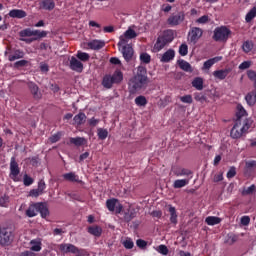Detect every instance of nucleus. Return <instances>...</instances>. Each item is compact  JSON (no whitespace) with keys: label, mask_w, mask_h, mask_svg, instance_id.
I'll list each match as a JSON object with an SVG mask.
<instances>
[{"label":"nucleus","mask_w":256,"mask_h":256,"mask_svg":"<svg viewBox=\"0 0 256 256\" xmlns=\"http://www.w3.org/2000/svg\"><path fill=\"white\" fill-rule=\"evenodd\" d=\"M241 225H244V227H247L249 223H251V218L249 216H242L240 220Z\"/></svg>","instance_id":"nucleus-59"},{"label":"nucleus","mask_w":256,"mask_h":256,"mask_svg":"<svg viewBox=\"0 0 256 256\" xmlns=\"http://www.w3.org/2000/svg\"><path fill=\"white\" fill-rule=\"evenodd\" d=\"M88 233L94 237H101L103 229L100 226H90L88 227Z\"/></svg>","instance_id":"nucleus-24"},{"label":"nucleus","mask_w":256,"mask_h":256,"mask_svg":"<svg viewBox=\"0 0 256 256\" xmlns=\"http://www.w3.org/2000/svg\"><path fill=\"white\" fill-rule=\"evenodd\" d=\"M30 245H31V247H30L31 251H36V252L41 251V241L31 240Z\"/></svg>","instance_id":"nucleus-38"},{"label":"nucleus","mask_w":256,"mask_h":256,"mask_svg":"<svg viewBox=\"0 0 256 256\" xmlns=\"http://www.w3.org/2000/svg\"><path fill=\"white\" fill-rule=\"evenodd\" d=\"M134 101L138 107H145V105H147V98H145V96H138Z\"/></svg>","instance_id":"nucleus-41"},{"label":"nucleus","mask_w":256,"mask_h":256,"mask_svg":"<svg viewBox=\"0 0 256 256\" xmlns=\"http://www.w3.org/2000/svg\"><path fill=\"white\" fill-rule=\"evenodd\" d=\"M175 59V50L169 49L167 50L161 57V63H169V61H173Z\"/></svg>","instance_id":"nucleus-19"},{"label":"nucleus","mask_w":256,"mask_h":256,"mask_svg":"<svg viewBox=\"0 0 256 256\" xmlns=\"http://www.w3.org/2000/svg\"><path fill=\"white\" fill-rule=\"evenodd\" d=\"M64 181H69L70 183H81L79 179V175L75 174V172H69L62 175Z\"/></svg>","instance_id":"nucleus-18"},{"label":"nucleus","mask_w":256,"mask_h":256,"mask_svg":"<svg viewBox=\"0 0 256 256\" xmlns=\"http://www.w3.org/2000/svg\"><path fill=\"white\" fill-rule=\"evenodd\" d=\"M172 173L175 177H187L186 179H193V171L188 168H184L181 166H174L172 167Z\"/></svg>","instance_id":"nucleus-11"},{"label":"nucleus","mask_w":256,"mask_h":256,"mask_svg":"<svg viewBox=\"0 0 256 256\" xmlns=\"http://www.w3.org/2000/svg\"><path fill=\"white\" fill-rule=\"evenodd\" d=\"M102 85L105 89H111L115 83L113 82V78L111 75H105L102 80Z\"/></svg>","instance_id":"nucleus-27"},{"label":"nucleus","mask_w":256,"mask_h":256,"mask_svg":"<svg viewBox=\"0 0 256 256\" xmlns=\"http://www.w3.org/2000/svg\"><path fill=\"white\" fill-rule=\"evenodd\" d=\"M97 135L101 141H105V139H107L109 135V132L107 131V129L98 128Z\"/></svg>","instance_id":"nucleus-40"},{"label":"nucleus","mask_w":256,"mask_h":256,"mask_svg":"<svg viewBox=\"0 0 256 256\" xmlns=\"http://www.w3.org/2000/svg\"><path fill=\"white\" fill-rule=\"evenodd\" d=\"M245 100L247 102V105H249L250 107H253V105H255L256 103V99L254 98L251 92L245 96Z\"/></svg>","instance_id":"nucleus-46"},{"label":"nucleus","mask_w":256,"mask_h":256,"mask_svg":"<svg viewBox=\"0 0 256 256\" xmlns=\"http://www.w3.org/2000/svg\"><path fill=\"white\" fill-rule=\"evenodd\" d=\"M38 213H40L42 219H47V217H49V207H47V203L36 202L30 204V206L26 210V216L30 218L37 217Z\"/></svg>","instance_id":"nucleus-3"},{"label":"nucleus","mask_w":256,"mask_h":256,"mask_svg":"<svg viewBox=\"0 0 256 256\" xmlns=\"http://www.w3.org/2000/svg\"><path fill=\"white\" fill-rule=\"evenodd\" d=\"M15 241V228L8 224L0 225V245L9 247Z\"/></svg>","instance_id":"nucleus-2"},{"label":"nucleus","mask_w":256,"mask_h":256,"mask_svg":"<svg viewBox=\"0 0 256 256\" xmlns=\"http://www.w3.org/2000/svg\"><path fill=\"white\" fill-rule=\"evenodd\" d=\"M227 75H229V69H221L213 72V77L219 79V81L227 79Z\"/></svg>","instance_id":"nucleus-20"},{"label":"nucleus","mask_w":256,"mask_h":256,"mask_svg":"<svg viewBox=\"0 0 256 256\" xmlns=\"http://www.w3.org/2000/svg\"><path fill=\"white\" fill-rule=\"evenodd\" d=\"M123 245H124L125 249H133V247H135V243L133 242V240L131 238H127L123 242Z\"/></svg>","instance_id":"nucleus-52"},{"label":"nucleus","mask_w":256,"mask_h":256,"mask_svg":"<svg viewBox=\"0 0 256 256\" xmlns=\"http://www.w3.org/2000/svg\"><path fill=\"white\" fill-rule=\"evenodd\" d=\"M117 199L112 198V199H108L106 201V207L108 209V211H115V207L117 205Z\"/></svg>","instance_id":"nucleus-39"},{"label":"nucleus","mask_w":256,"mask_h":256,"mask_svg":"<svg viewBox=\"0 0 256 256\" xmlns=\"http://www.w3.org/2000/svg\"><path fill=\"white\" fill-rule=\"evenodd\" d=\"M124 37L126 39H135V37H137V32H135L133 29H128L125 31Z\"/></svg>","instance_id":"nucleus-47"},{"label":"nucleus","mask_w":256,"mask_h":256,"mask_svg":"<svg viewBox=\"0 0 256 256\" xmlns=\"http://www.w3.org/2000/svg\"><path fill=\"white\" fill-rule=\"evenodd\" d=\"M77 59H79L80 61H83V63L89 61V59L91 58V56L89 55V53L87 52H81L78 51L76 54Z\"/></svg>","instance_id":"nucleus-36"},{"label":"nucleus","mask_w":256,"mask_h":256,"mask_svg":"<svg viewBox=\"0 0 256 256\" xmlns=\"http://www.w3.org/2000/svg\"><path fill=\"white\" fill-rule=\"evenodd\" d=\"M189 179H177L174 181L172 187L174 189H183V187H187V184L189 183Z\"/></svg>","instance_id":"nucleus-25"},{"label":"nucleus","mask_w":256,"mask_h":256,"mask_svg":"<svg viewBox=\"0 0 256 256\" xmlns=\"http://www.w3.org/2000/svg\"><path fill=\"white\" fill-rule=\"evenodd\" d=\"M247 77L252 81L254 89H256V72L254 70L247 71Z\"/></svg>","instance_id":"nucleus-44"},{"label":"nucleus","mask_w":256,"mask_h":256,"mask_svg":"<svg viewBox=\"0 0 256 256\" xmlns=\"http://www.w3.org/2000/svg\"><path fill=\"white\" fill-rule=\"evenodd\" d=\"M70 69L76 73H83V62L72 56L70 59Z\"/></svg>","instance_id":"nucleus-12"},{"label":"nucleus","mask_w":256,"mask_h":256,"mask_svg":"<svg viewBox=\"0 0 256 256\" xmlns=\"http://www.w3.org/2000/svg\"><path fill=\"white\" fill-rule=\"evenodd\" d=\"M35 183V179H33L29 174H24L23 176V185L25 187H31Z\"/></svg>","instance_id":"nucleus-37"},{"label":"nucleus","mask_w":256,"mask_h":256,"mask_svg":"<svg viewBox=\"0 0 256 256\" xmlns=\"http://www.w3.org/2000/svg\"><path fill=\"white\" fill-rule=\"evenodd\" d=\"M222 59H223L222 56H216L214 58H210L204 62L202 69H204V70L209 69L210 67L215 65V63H219V61H221Z\"/></svg>","instance_id":"nucleus-22"},{"label":"nucleus","mask_w":256,"mask_h":256,"mask_svg":"<svg viewBox=\"0 0 256 256\" xmlns=\"http://www.w3.org/2000/svg\"><path fill=\"white\" fill-rule=\"evenodd\" d=\"M250 127L251 124H249L247 119H245L243 122H241V120H236L233 128L230 131V136L232 139H241V137H243V133H247Z\"/></svg>","instance_id":"nucleus-4"},{"label":"nucleus","mask_w":256,"mask_h":256,"mask_svg":"<svg viewBox=\"0 0 256 256\" xmlns=\"http://www.w3.org/2000/svg\"><path fill=\"white\" fill-rule=\"evenodd\" d=\"M203 78L196 77L192 80V87L196 89L197 91H203Z\"/></svg>","instance_id":"nucleus-28"},{"label":"nucleus","mask_w":256,"mask_h":256,"mask_svg":"<svg viewBox=\"0 0 256 256\" xmlns=\"http://www.w3.org/2000/svg\"><path fill=\"white\" fill-rule=\"evenodd\" d=\"M237 175V169L235 166L230 167L229 171L226 174L227 179H233Z\"/></svg>","instance_id":"nucleus-53"},{"label":"nucleus","mask_w":256,"mask_h":256,"mask_svg":"<svg viewBox=\"0 0 256 256\" xmlns=\"http://www.w3.org/2000/svg\"><path fill=\"white\" fill-rule=\"evenodd\" d=\"M175 39V33H173V30H166L163 32L162 35H160L156 43L154 45L155 51H161L166 45H169Z\"/></svg>","instance_id":"nucleus-5"},{"label":"nucleus","mask_w":256,"mask_h":256,"mask_svg":"<svg viewBox=\"0 0 256 256\" xmlns=\"http://www.w3.org/2000/svg\"><path fill=\"white\" fill-rule=\"evenodd\" d=\"M28 89L33 97V99H36V101H39L43 95L41 94V91H39V86L35 84V82H29L28 83Z\"/></svg>","instance_id":"nucleus-13"},{"label":"nucleus","mask_w":256,"mask_h":256,"mask_svg":"<svg viewBox=\"0 0 256 256\" xmlns=\"http://www.w3.org/2000/svg\"><path fill=\"white\" fill-rule=\"evenodd\" d=\"M39 8L44 11H53L55 9V0H41Z\"/></svg>","instance_id":"nucleus-17"},{"label":"nucleus","mask_w":256,"mask_h":256,"mask_svg":"<svg viewBox=\"0 0 256 256\" xmlns=\"http://www.w3.org/2000/svg\"><path fill=\"white\" fill-rule=\"evenodd\" d=\"M59 251H61V253H72L75 256H89V252H87V250L79 249V248H77V246H75L71 243L60 244Z\"/></svg>","instance_id":"nucleus-7"},{"label":"nucleus","mask_w":256,"mask_h":256,"mask_svg":"<svg viewBox=\"0 0 256 256\" xmlns=\"http://www.w3.org/2000/svg\"><path fill=\"white\" fill-rule=\"evenodd\" d=\"M32 37H38V39H43V37H47V31L32 30Z\"/></svg>","instance_id":"nucleus-45"},{"label":"nucleus","mask_w":256,"mask_h":256,"mask_svg":"<svg viewBox=\"0 0 256 256\" xmlns=\"http://www.w3.org/2000/svg\"><path fill=\"white\" fill-rule=\"evenodd\" d=\"M178 65L182 71H186V73H193V68L191 67V64L185 60H179Z\"/></svg>","instance_id":"nucleus-26"},{"label":"nucleus","mask_w":256,"mask_h":256,"mask_svg":"<svg viewBox=\"0 0 256 256\" xmlns=\"http://www.w3.org/2000/svg\"><path fill=\"white\" fill-rule=\"evenodd\" d=\"M8 15L12 19H25V17H27V12L21 9H12L9 11Z\"/></svg>","instance_id":"nucleus-16"},{"label":"nucleus","mask_w":256,"mask_h":256,"mask_svg":"<svg viewBox=\"0 0 256 256\" xmlns=\"http://www.w3.org/2000/svg\"><path fill=\"white\" fill-rule=\"evenodd\" d=\"M203 37V30L200 27L193 26L190 27L188 31V41L192 43V45H197L199 39Z\"/></svg>","instance_id":"nucleus-8"},{"label":"nucleus","mask_w":256,"mask_h":256,"mask_svg":"<svg viewBox=\"0 0 256 256\" xmlns=\"http://www.w3.org/2000/svg\"><path fill=\"white\" fill-rule=\"evenodd\" d=\"M19 173H21V168H19V163H17L15 156H13L10 159V179H12V181L18 182Z\"/></svg>","instance_id":"nucleus-9"},{"label":"nucleus","mask_w":256,"mask_h":256,"mask_svg":"<svg viewBox=\"0 0 256 256\" xmlns=\"http://www.w3.org/2000/svg\"><path fill=\"white\" fill-rule=\"evenodd\" d=\"M242 193H243V195H253V193H256V186H255V184H252L250 187H248Z\"/></svg>","instance_id":"nucleus-54"},{"label":"nucleus","mask_w":256,"mask_h":256,"mask_svg":"<svg viewBox=\"0 0 256 256\" xmlns=\"http://www.w3.org/2000/svg\"><path fill=\"white\" fill-rule=\"evenodd\" d=\"M136 245L137 247H139L140 249H145V247H147V241L143 240V239H138L136 241Z\"/></svg>","instance_id":"nucleus-62"},{"label":"nucleus","mask_w":256,"mask_h":256,"mask_svg":"<svg viewBox=\"0 0 256 256\" xmlns=\"http://www.w3.org/2000/svg\"><path fill=\"white\" fill-rule=\"evenodd\" d=\"M127 45H129V44H127V38L125 36H120L119 42H118L119 50L121 51V49H123V47H125Z\"/></svg>","instance_id":"nucleus-55"},{"label":"nucleus","mask_w":256,"mask_h":256,"mask_svg":"<svg viewBox=\"0 0 256 256\" xmlns=\"http://www.w3.org/2000/svg\"><path fill=\"white\" fill-rule=\"evenodd\" d=\"M205 223L210 226L219 225V223H221V218L217 216H208L205 219Z\"/></svg>","instance_id":"nucleus-33"},{"label":"nucleus","mask_w":256,"mask_h":256,"mask_svg":"<svg viewBox=\"0 0 256 256\" xmlns=\"http://www.w3.org/2000/svg\"><path fill=\"white\" fill-rule=\"evenodd\" d=\"M195 23L198 25H207V23H209V16L203 15L202 17L196 19Z\"/></svg>","instance_id":"nucleus-50"},{"label":"nucleus","mask_w":256,"mask_h":256,"mask_svg":"<svg viewBox=\"0 0 256 256\" xmlns=\"http://www.w3.org/2000/svg\"><path fill=\"white\" fill-rule=\"evenodd\" d=\"M87 47L92 51H99L105 47V41L94 39L87 43Z\"/></svg>","instance_id":"nucleus-14"},{"label":"nucleus","mask_w":256,"mask_h":256,"mask_svg":"<svg viewBox=\"0 0 256 256\" xmlns=\"http://www.w3.org/2000/svg\"><path fill=\"white\" fill-rule=\"evenodd\" d=\"M180 101L182 103H188L189 105H191V103H193V96L191 95L181 96Z\"/></svg>","instance_id":"nucleus-56"},{"label":"nucleus","mask_w":256,"mask_h":256,"mask_svg":"<svg viewBox=\"0 0 256 256\" xmlns=\"http://www.w3.org/2000/svg\"><path fill=\"white\" fill-rule=\"evenodd\" d=\"M156 251L161 255H169V248H167L164 244L159 245Z\"/></svg>","instance_id":"nucleus-49"},{"label":"nucleus","mask_w":256,"mask_h":256,"mask_svg":"<svg viewBox=\"0 0 256 256\" xmlns=\"http://www.w3.org/2000/svg\"><path fill=\"white\" fill-rule=\"evenodd\" d=\"M121 53L125 59V61H127V63H129V61H131V59H133V47H131L130 45H126L123 46L122 48H120Z\"/></svg>","instance_id":"nucleus-15"},{"label":"nucleus","mask_w":256,"mask_h":256,"mask_svg":"<svg viewBox=\"0 0 256 256\" xmlns=\"http://www.w3.org/2000/svg\"><path fill=\"white\" fill-rule=\"evenodd\" d=\"M39 195H43V194H42V192H40V191L38 190V188H37V189H32V190H30V192H29V196H30V197H39Z\"/></svg>","instance_id":"nucleus-64"},{"label":"nucleus","mask_w":256,"mask_h":256,"mask_svg":"<svg viewBox=\"0 0 256 256\" xmlns=\"http://www.w3.org/2000/svg\"><path fill=\"white\" fill-rule=\"evenodd\" d=\"M187 53H189V46H187V44H181L179 47V54L182 57H185Z\"/></svg>","instance_id":"nucleus-48"},{"label":"nucleus","mask_w":256,"mask_h":256,"mask_svg":"<svg viewBox=\"0 0 256 256\" xmlns=\"http://www.w3.org/2000/svg\"><path fill=\"white\" fill-rule=\"evenodd\" d=\"M25 57V52L21 50H16L14 54L8 56V61H17V59H23Z\"/></svg>","instance_id":"nucleus-30"},{"label":"nucleus","mask_w":256,"mask_h":256,"mask_svg":"<svg viewBox=\"0 0 256 256\" xmlns=\"http://www.w3.org/2000/svg\"><path fill=\"white\" fill-rule=\"evenodd\" d=\"M73 121L75 125L80 127V125H84L85 121H87V115H85L83 112H80L74 116Z\"/></svg>","instance_id":"nucleus-21"},{"label":"nucleus","mask_w":256,"mask_h":256,"mask_svg":"<svg viewBox=\"0 0 256 256\" xmlns=\"http://www.w3.org/2000/svg\"><path fill=\"white\" fill-rule=\"evenodd\" d=\"M88 25H89V27H96V29H98V30H95L96 33H101V24H99L93 20H90Z\"/></svg>","instance_id":"nucleus-57"},{"label":"nucleus","mask_w":256,"mask_h":256,"mask_svg":"<svg viewBox=\"0 0 256 256\" xmlns=\"http://www.w3.org/2000/svg\"><path fill=\"white\" fill-rule=\"evenodd\" d=\"M149 85V77H147V68L139 66L136 75L129 82V91L135 95L141 89H147Z\"/></svg>","instance_id":"nucleus-1"},{"label":"nucleus","mask_w":256,"mask_h":256,"mask_svg":"<svg viewBox=\"0 0 256 256\" xmlns=\"http://www.w3.org/2000/svg\"><path fill=\"white\" fill-rule=\"evenodd\" d=\"M237 113H236V121H240V123H243L245 120H243V117H245V115H247V111L245 110V108H243L241 105L237 106Z\"/></svg>","instance_id":"nucleus-31"},{"label":"nucleus","mask_w":256,"mask_h":256,"mask_svg":"<svg viewBox=\"0 0 256 256\" xmlns=\"http://www.w3.org/2000/svg\"><path fill=\"white\" fill-rule=\"evenodd\" d=\"M37 189L39 190L40 193H42V194L44 193L45 189H47V185L45 184V180H40L38 182V188Z\"/></svg>","instance_id":"nucleus-58"},{"label":"nucleus","mask_w":256,"mask_h":256,"mask_svg":"<svg viewBox=\"0 0 256 256\" xmlns=\"http://www.w3.org/2000/svg\"><path fill=\"white\" fill-rule=\"evenodd\" d=\"M21 37H33V30L31 28H26L19 32Z\"/></svg>","instance_id":"nucleus-51"},{"label":"nucleus","mask_w":256,"mask_h":256,"mask_svg":"<svg viewBox=\"0 0 256 256\" xmlns=\"http://www.w3.org/2000/svg\"><path fill=\"white\" fill-rule=\"evenodd\" d=\"M249 67H251V61H244L239 65V69L242 71L249 69Z\"/></svg>","instance_id":"nucleus-60"},{"label":"nucleus","mask_w":256,"mask_h":256,"mask_svg":"<svg viewBox=\"0 0 256 256\" xmlns=\"http://www.w3.org/2000/svg\"><path fill=\"white\" fill-rule=\"evenodd\" d=\"M231 29L227 26H218L213 31L212 39L217 43H226L231 37Z\"/></svg>","instance_id":"nucleus-6"},{"label":"nucleus","mask_w":256,"mask_h":256,"mask_svg":"<svg viewBox=\"0 0 256 256\" xmlns=\"http://www.w3.org/2000/svg\"><path fill=\"white\" fill-rule=\"evenodd\" d=\"M185 21V12H176L169 16L167 19V23L170 25V27H177V25H181Z\"/></svg>","instance_id":"nucleus-10"},{"label":"nucleus","mask_w":256,"mask_h":256,"mask_svg":"<svg viewBox=\"0 0 256 256\" xmlns=\"http://www.w3.org/2000/svg\"><path fill=\"white\" fill-rule=\"evenodd\" d=\"M194 99L195 101H198L199 103H205L207 101V96L201 92L194 93Z\"/></svg>","instance_id":"nucleus-43"},{"label":"nucleus","mask_w":256,"mask_h":256,"mask_svg":"<svg viewBox=\"0 0 256 256\" xmlns=\"http://www.w3.org/2000/svg\"><path fill=\"white\" fill-rule=\"evenodd\" d=\"M7 203H9V197L2 196L0 198V207H7Z\"/></svg>","instance_id":"nucleus-63"},{"label":"nucleus","mask_w":256,"mask_h":256,"mask_svg":"<svg viewBox=\"0 0 256 256\" xmlns=\"http://www.w3.org/2000/svg\"><path fill=\"white\" fill-rule=\"evenodd\" d=\"M253 47H255V44H253V41L246 40L242 44V50L244 53H251L253 51Z\"/></svg>","instance_id":"nucleus-29"},{"label":"nucleus","mask_w":256,"mask_h":256,"mask_svg":"<svg viewBox=\"0 0 256 256\" xmlns=\"http://www.w3.org/2000/svg\"><path fill=\"white\" fill-rule=\"evenodd\" d=\"M111 78L114 84L119 85V83L123 81V72H121L120 70H116Z\"/></svg>","instance_id":"nucleus-32"},{"label":"nucleus","mask_w":256,"mask_h":256,"mask_svg":"<svg viewBox=\"0 0 256 256\" xmlns=\"http://www.w3.org/2000/svg\"><path fill=\"white\" fill-rule=\"evenodd\" d=\"M169 213H170V222L173 223L174 225H177V210L175 207L171 206L169 208Z\"/></svg>","instance_id":"nucleus-35"},{"label":"nucleus","mask_w":256,"mask_h":256,"mask_svg":"<svg viewBox=\"0 0 256 256\" xmlns=\"http://www.w3.org/2000/svg\"><path fill=\"white\" fill-rule=\"evenodd\" d=\"M70 145H75V147H82V145H85L87 143V140L84 137H71L69 139Z\"/></svg>","instance_id":"nucleus-23"},{"label":"nucleus","mask_w":256,"mask_h":256,"mask_svg":"<svg viewBox=\"0 0 256 256\" xmlns=\"http://www.w3.org/2000/svg\"><path fill=\"white\" fill-rule=\"evenodd\" d=\"M140 61L145 65H149L151 63V55L149 53L143 52L140 54Z\"/></svg>","instance_id":"nucleus-42"},{"label":"nucleus","mask_w":256,"mask_h":256,"mask_svg":"<svg viewBox=\"0 0 256 256\" xmlns=\"http://www.w3.org/2000/svg\"><path fill=\"white\" fill-rule=\"evenodd\" d=\"M60 139H61V133H57V134L52 135L49 138V141H50V143H57V141H59Z\"/></svg>","instance_id":"nucleus-61"},{"label":"nucleus","mask_w":256,"mask_h":256,"mask_svg":"<svg viewBox=\"0 0 256 256\" xmlns=\"http://www.w3.org/2000/svg\"><path fill=\"white\" fill-rule=\"evenodd\" d=\"M256 17V7L254 6L245 16L246 23H251Z\"/></svg>","instance_id":"nucleus-34"}]
</instances>
